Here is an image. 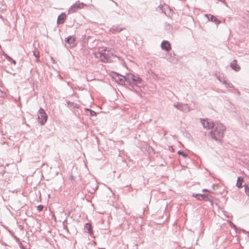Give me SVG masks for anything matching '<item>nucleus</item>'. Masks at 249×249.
<instances>
[{"mask_svg": "<svg viewBox=\"0 0 249 249\" xmlns=\"http://www.w3.org/2000/svg\"><path fill=\"white\" fill-rule=\"evenodd\" d=\"M66 18V16L65 13H62L60 15H59L57 18V22L58 24L63 23L64 22V20Z\"/></svg>", "mask_w": 249, "mask_h": 249, "instance_id": "14", "label": "nucleus"}, {"mask_svg": "<svg viewBox=\"0 0 249 249\" xmlns=\"http://www.w3.org/2000/svg\"><path fill=\"white\" fill-rule=\"evenodd\" d=\"M173 106L180 111L184 112H188L189 111V107L187 104H183L179 103H175Z\"/></svg>", "mask_w": 249, "mask_h": 249, "instance_id": "6", "label": "nucleus"}, {"mask_svg": "<svg viewBox=\"0 0 249 249\" xmlns=\"http://www.w3.org/2000/svg\"><path fill=\"white\" fill-rule=\"evenodd\" d=\"M202 125L204 128H211L214 126L215 123H213V121H209L207 119H203L201 121Z\"/></svg>", "mask_w": 249, "mask_h": 249, "instance_id": "8", "label": "nucleus"}, {"mask_svg": "<svg viewBox=\"0 0 249 249\" xmlns=\"http://www.w3.org/2000/svg\"><path fill=\"white\" fill-rule=\"evenodd\" d=\"M85 112H86V114L87 115H89H89L90 116H96V113L94 111H93L91 109H90L89 108H85Z\"/></svg>", "mask_w": 249, "mask_h": 249, "instance_id": "19", "label": "nucleus"}, {"mask_svg": "<svg viewBox=\"0 0 249 249\" xmlns=\"http://www.w3.org/2000/svg\"><path fill=\"white\" fill-rule=\"evenodd\" d=\"M85 5V4L84 3L77 1L71 6V7L69 9L68 12L69 13H74L77 9L83 8Z\"/></svg>", "mask_w": 249, "mask_h": 249, "instance_id": "5", "label": "nucleus"}, {"mask_svg": "<svg viewBox=\"0 0 249 249\" xmlns=\"http://www.w3.org/2000/svg\"><path fill=\"white\" fill-rule=\"evenodd\" d=\"M85 228L88 231V232L91 233L92 232V227L89 223H86L85 225Z\"/></svg>", "mask_w": 249, "mask_h": 249, "instance_id": "20", "label": "nucleus"}, {"mask_svg": "<svg viewBox=\"0 0 249 249\" xmlns=\"http://www.w3.org/2000/svg\"><path fill=\"white\" fill-rule=\"evenodd\" d=\"M123 30L122 28H120L118 26H112L110 29V31L112 32V33H115L117 32H120Z\"/></svg>", "mask_w": 249, "mask_h": 249, "instance_id": "17", "label": "nucleus"}, {"mask_svg": "<svg viewBox=\"0 0 249 249\" xmlns=\"http://www.w3.org/2000/svg\"><path fill=\"white\" fill-rule=\"evenodd\" d=\"M193 196L198 200H207V199H208V195L206 194H193Z\"/></svg>", "mask_w": 249, "mask_h": 249, "instance_id": "11", "label": "nucleus"}, {"mask_svg": "<svg viewBox=\"0 0 249 249\" xmlns=\"http://www.w3.org/2000/svg\"><path fill=\"white\" fill-rule=\"evenodd\" d=\"M47 119L48 116L45 110L42 107H40L38 111V119L39 123L41 125H44L47 122Z\"/></svg>", "mask_w": 249, "mask_h": 249, "instance_id": "2", "label": "nucleus"}, {"mask_svg": "<svg viewBox=\"0 0 249 249\" xmlns=\"http://www.w3.org/2000/svg\"><path fill=\"white\" fill-rule=\"evenodd\" d=\"M44 208V206L42 205H39L37 207V210L38 211V212H41L43 210Z\"/></svg>", "mask_w": 249, "mask_h": 249, "instance_id": "26", "label": "nucleus"}, {"mask_svg": "<svg viewBox=\"0 0 249 249\" xmlns=\"http://www.w3.org/2000/svg\"><path fill=\"white\" fill-rule=\"evenodd\" d=\"M178 154L179 155H182L184 158H186L188 157L187 154L181 150L178 151Z\"/></svg>", "mask_w": 249, "mask_h": 249, "instance_id": "22", "label": "nucleus"}, {"mask_svg": "<svg viewBox=\"0 0 249 249\" xmlns=\"http://www.w3.org/2000/svg\"><path fill=\"white\" fill-rule=\"evenodd\" d=\"M217 78L220 82L225 84L226 85V87L233 88V86L232 85V84L227 82V81L226 80V78L223 74H220L219 75H217Z\"/></svg>", "mask_w": 249, "mask_h": 249, "instance_id": "9", "label": "nucleus"}, {"mask_svg": "<svg viewBox=\"0 0 249 249\" xmlns=\"http://www.w3.org/2000/svg\"><path fill=\"white\" fill-rule=\"evenodd\" d=\"M245 187V192L246 194L249 196V187L246 184L244 185Z\"/></svg>", "mask_w": 249, "mask_h": 249, "instance_id": "24", "label": "nucleus"}, {"mask_svg": "<svg viewBox=\"0 0 249 249\" xmlns=\"http://www.w3.org/2000/svg\"><path fill=\"white\" fill-rule=\"evenodd\" d=\"M159 8L162 11V12L167 16H171L172 14V10L169 6L167 4L160 5Z\"/></svg>", "mask_w": 249, "mask_h": 249, "instance_id": "7", "label": "nucleus"}, {"mask_svg": "<svg viewBox=\"0 0 249 249\" xmlns=\"http://www.w3.org/2000/svg\"><path fill=\"white\" fill-rule=\"evenodd\" d=\"M104 53H99L98 52L95 53V56L96 57H99L100 58V60L102 62H111V61H113L111 59L110 56H108V53L107 54V49H105L103 50Z\"/></svg>", "mask_w": 249, "mask_h": 249, "instance_id": "3", "label": "nucleus"}, {"mask_svg": "<svg viewBox=\"0 0 249 249\" xmlns=\"http://www.w3.org/2000/svg\"><path fill=\"white\" fill-rule=\"evenodd\" d=\"M217 1H221L223 3L225 2V0H217Z\"/></svg>", "mask_w": 249, "mask_h": 249, "instance_id": "29", "label": "nucleus"}, {"mask_svg": "<svg viewBox=\"0 0 249 249\" xmlns=\"http://www.w3.org/2000/svg\"><path fill=\"white\" fill-rule=\"evenodd\" d=\"M142 81V78L136 75H135V77L134 79H133V82H136L137 83H141Z\"/></svg>", "mask_w": 249, "mask_h": 249, "instance_id": "21", "label": "nucleus"}, {"mask_svg": "<svg viewBox=\"0 0 249 249\" xmlns=\"http://www.w3.org/2000/svg\"><path fill=\"white\" fill-rule=\"evenodd\" d=\"M67 219H65L63 222V226L64 229L66 231H68V228L67 225Z\"/></svg>", "mask_w": 249, "mask_h": 249, "instance_id": "23", "label": "nucleus"}, {"mask_svg": "<svg viewBox=\"0 0 249 249\" xmlns=\"http://www.w3.org/2000/svg\"><path fill=\"white\" fill-rule=\"evenodd\" d=\"M11 60H12V62H13V63L16 62H15V60H12V59L11 57L7 56V60H8V61H11Z\"/></svg>", "mask_w": 249, "mask_h": 249, "instance_id": "27", "label": "nucleus"}, {"mask_svg": "<svg viewBox=\"0 0 249 249\" xmlns=\"http://www.w3.org/2000/svg\"><path fill=\"white\" fill-rule=\"evenodd\" d=\"M65 41L69 43L71 46H73L74 45L75 39L71 36H69L66 38Z\"/></svg>", "mask_w": 249, "mask_h": 249, "instance_id": "16", "label": "nucleus"}, {"mask_svg": "<svg viewBox=\"0 0 249 249\" xmlns=\"http://www.w3.org/2000/svg\"><path fill=\"white\" fill-rule=\"evenodd\" d=\"M16 63H11L12 67H15L16 66Z\"/></svg>", "mask_w": 249, "mask_h": 249, "instance_id": "28", "label": "nucleus"}, {"mask_svg": "<svg viewBox=\"0 0 249 249\" xmlns=\"http://www.w3.org/2000/svg\"><path fill=\"white\" fill-rule=\"evenodd\" d=\"M232 62H236V60L234 59L233 60Z\"/></svg>", "mask_w": 249, "mask_h": 249, "instance_id": "34", "label": "nucleus"}, {"mask_svg": "<svg viewBox=\"0 0 249 249\" xmlns=\"http://www.w3.org/2000/svg\"><path fill=\"white\" fill-rule=\"evenodd\" d=\"M232 227H235V226L232 223L231 225Z\"/></svg>", "mask_w": 249, "mask_h": 249, "instance_id": "31", "label": "nucleus"}, {"mask_svg": "<svg viewBox=\"0 0 249 249\" xmlns=\"http://www.w3.org/2000/svg\"><path fill=\"white\" fill-rule=\"evenodd\" d=\"M33 53H34V56L36 57V58H38L39 57V53L38 51L37 50H35L34 52H33Z\"/></svg>", "mask_w": 249, "mask_h": 249, "instance_id": "25", "label": "nucleus"}, {"mask_svg": "<svg viewBox=\"0 0 249 249\" xmlns=\"http://www.w3.org/2000/svg\"><path fill=\"white\" fill-rule=\"evenodd\" d=\"M230 67L236 71L240 70V67L238 65V63H230Z\"/></svg>", "mask_w": 249, "mask_h": 249, "instance_id": "18", "label": "nucleus"}, {"mask_svg": "<svg viewBox=\"0 0 249 249\" xmlns=\"http://www.w3.org/2000/svg\"><path fill=\"white\" fill-rule=\"evenodd\" d=\"M160 46L162 50L166 51H169L171 49L170 43L166 40H163L161 42Z\"/></svg>", "mask_w": 249, "mask_h": 249, "instance_id": "10", "label": "nucleus"}, {"mask_svg": "<svg viewBox=\"0 0 249 249\" xmlns=\"http://www.w3.org/2000/svg\"><path fill=\"white\" fill-rule=\"evenodd\" d=\"M212 128L213 129L210 132L211 138L216 141L221 140L226 130V127L221 123L216 122Z\"/></svg>", "mask_w": 249, "mask_h": 249, "instance_id": "1", "label": "nucleus"}, {"mask_svg": "<svg viewBox=\"0 0 249 249\" xmlns=\"http://www.w3.org/2000/svg\"><path fill=\"white\" fill-rule=\"evenodd\" d=\"M205 16L208 18L209 20H211V21H213L217 24L220 23V21L214 16L211 15H205Z\"/></svg>", "mask_w": 249, "mask_h": 249, "instance_id": "12", "label": "nucleus"}, {"mask_svg": "<svg viewBox=\"0 0 249 249\" xmlns=\"http://www.w3.org/2000/svg\"><path fill=\"white\" fill-rule=\"evenodd\" d=\"M68 105L73 104V103H71L70 101L67 102Z\"/></svg>", "mask_w": 249, "mask_h": 249, "instance_id": "30", "label": "nucleus"}, {"mask_svg": "<svg viewBox=\"0 0 249 249\" xmlns=\"http://www.w3.org/2000/svg\"><path fill=\"white\" fill-rule=\"evenodd\" d=\"M135 77V75L131 73H128L125 77V81L130 83L131 81L133 82V79Z\"/></svg>", "mask_w": 249, "mask_h": 249, "instance_id": "15", "label": "nucleus"}, {"mask_svg": "<svg viewBox=\"0 0 249 249\" xmlns=\"http://www.w3.org/2000/svg\"><path fill=\"white\" fill-rule=\"evenodd\" d=\"M110 75L119 84L121 85L125 84V76H122L119 73L114 71H112Z\"/></svg>", "mask_w": 249, "mask_h": 249, "instance_id": "4", "label": "nucleus"}, {"mask_svg": "<svg viewBox=\"0 0 249 249\" xmlns=\"http://www.w3.org/2000/svg\"><path fill=\"white\" fill-rule=\"evenodd\" d=\"M244 181L243 178L239 177L238 178L236 182V186L239 188H242L244 185L242 184L243 182Z\"/></svg>", "mask_w": 249, "mask_h": 249, "instance_id": "13", "label": "nucleus"}, {"mask_svg": "<svg viewBox=\"0 0 249 249\" xmlns=\"http://www.w3.org/2000/svg\"><path fill=\"white\" fill-rule=\"evenodd\" d=\"M112 57H114L115 58H117V56L116 55H113V54H112Z\"/></svg>", "mask_w": 249, "mask_h": 249, "instance_id": "32", "label": "nucleus"}, {"mask_svg": "<svg viewBox=\"0 0 249 249\" xmlns=\"http://www.w3.org/2000/svg\"><path fill=\"white\" fill-rule=\"evenodd\" d=\"M203 192H206V191H207V189H203L202 190Z\"/></svg>", "mask_w": 249, "mask_h": 249, "instance_id": "33", "label": "nucleus"}]
</instances>
